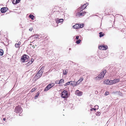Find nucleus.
Segmentation results:
<instances>
[{
	"label": "nucleus",
	"instance_id": "nucleus-1",
	"mask_svg": "<svg viewBox=\"0 0 126 126\" xmlns=\"http://www.w3.org/2000/svg\"><path fill=\"white\" fill-rule=\"evenodd\" d=\"M106 72V70H104L101 72L95 78V80H100L103 79Z\"/></svg>",
	"mask_w": 126,
	"mask_h": 126
},
{
	"label": "nucleus",
	"instance_id": "nucleus-2",
	"mask_svg": "<svg viewBox=\"0 0 126 126\" xmlns=\"http://www.w3.org/2000/svg\"><path fill=\"white\" fill-rule=\"evenodd\" d=\"M69 95L68 92L65 90H64L62 93L61 97L63 98H67Z\"/></svg>",
	"mask_w": 126,
	"mask_h": 126
},
{
	"label": "nucleus",
	"instance_id": "nucleus-3",
	"mask_svg": "<svg viewBox=\"0 0 126 126\" xmlns=\"http://www.w3.org/2000/svg\"><path fill=\"white\" fill-rule=\"evenodd\" d=\"M29 57L27 55H24L21 57V61L23 62L27 61L29 60Z\"/></svg>",
	"mask_w": 126,
	"mask_h": 126
},
{
	"label": "nucleus",
	"instance_id": "nucleus-4",
	"mask_svg": "<svg viewBox=\"0 0 126 126\" xmlns=\"http://www.w3.org/2000/svg\"><path fill=\"white\" fill-rule=\"evenodd\" d=\"M42 67L41 68L40 70L35 75V78L37 79L39 78L41 76V75L43 73V71Z\"/></svg>",
	"mask_w": 126,
	"mask_h": 126
},
{
	"label": "nucleus",
	"instance_id": "nucleus-5",
	"mask_svg": "<svg viewBox=\"0 0 126 126\" xmlns=\"http://www.w3.org/2000/svg\"><path fill=\"white\" fill-rule=\"evenodd\" d=\"M104 83L108 85H112L111 80L107 79L104 81Z\"/></svg>",
	"mask_w": 126,
	"mask_h": 126
},
{
	"label": "nucleus",
	"instance_id": "nucleus-6",
	"mask_svg": "<svg viewBox=\"0 0 126 126\" xmlns=\"http://www.w3.org/2000/svg\"><path fill=\"white\" fill-rule=\"evenodd\" d=\"M107 48V46H102L101 45H100L99 47V48L100 49H101L102 50H106Z\"/></svg>",
	"mask_w": 126,
	"mask_h": 126
},
{
	"label": "nucleus",
	"instance_id": "nucleus-7",
	"mask_svg": "<svg viewBox=\"0 0 126 126\" xmlns=\"http://www.w3.org/2000/svg\"><path fill=\"white\" fill-rule=\"evenodd\" d=\"M75 94L78 96H80L82 95L83 93L79 91L78 90H77L75 92Z\"/></svg>",
	"mask_w": 126,
	"mask_h": 126
},
{
	"label": "nucleus",
	"instance_id": "nucleus-8",
	"mask_svg": "<svg viewBox=\"0 0 126 126\" xmlns=\"http://www.w3.org/2000/svg\"><path fill=\"white\" fill-rule=\"evenodd\" d=\"M53 85H54L53 84H49L45 88L44 90L45 91H47L48 89H49L53 86Z\"/></svg>",
	"mask_w": 126,
	"mask_h": 126
},
{
	"label": "nucleus",
	"instance_id": "nucleus-9",
	"mask_svg": "<svg viewBox=\"0 0 126 126\" xmlns=\"http://www.w3.org/2000/svg\"><path fill=\"white\" fill-rule=\"evenodd\" d=\"M120 80V79H116L113 80H111L112 84H113L118 82Z\"/></svg>",
	"mask_w": 126,
	"mask_h": 126
},
{
	"label": "nucleus",
	"instance_id": "nucleus-10",
	"mask_svg": "<svg viewBox=\"0 0 126 126\" xmlns=\"http://www.w3.org/2000/svg\"><path fill=\"white\" fill-rule=\"evenodd\" d=\"M73 27L75 29H78L79 28V25L78 24H77L73 26Z\"/></svg>",
	"mask_w": 126,
	"mask_h": 126
},
{
	"label": "nucleus",
	"instance_id": "nucleus-11",
	"mask_svg": "<svg viewBox=\"0 0 126 126\" xmlns=\"http://www.w3.org/2000/svg\"><path fill=\"white\" fill-rule=\"evenodd\" d=\"M7 10V8L6 7H3L1 8L0 11L2 13H4Z\"/></svg>",
	"mask_w": 126,
	"mask_h": 126
},
{
	"label": "nucleus",
	"instance_id": "nucleus-12",
	"mask_svg": "<svg viewBox=\"0 0 126 126\" xmlns=\"http://www.w3.org/2000/svg\"><path fill=\"white\" fill-rule=\"evenodd\" d=\"M86 12H82L81 13L79 12L77 14V16H84L85 14V13H86Z\"/></svg>",
	"mask_w": 126,
	"mask_h": 126
},
{
	"label": "nucleus",
	"instance_id": "nucleus-13",
	"mask_svg": "<svg viewBox=\"0 0 126 126\" xmlns=\"http://www.w3.org/2000/svg\"><path fill=\"white\" fill-rule=\"evenodd\" d=\"M78 82H75V81H72V82L71 83V85L73 86H75L78 85Z\"/></svg>",
	"mask_w": 126,
	"mask_h": 126
},
{
	"label": "nucleus",
	"instance_id": "nucleus-14",
	"mask_svg": "<svg viewBox=\"0 0 126 126\" xmlns=\"http://www.w3.org/2000/svg\"><path fill=\"white\" fill-rule=\"evenodd\" d=\"M83 80V78L82 77H81L78 80V81L77 82H78V85L79 84L80 82H82V81Z\"/></svg>",
	"mask_w": 126,
	"mask_h": 126
},
{
	"label": "nucleus",
	"instance_id": "nucleus-15",
	"mask_svg": "<svg viewBox=\"0 0 126 126\" xmlns=\"http://www.w3.org/2000/svg\"><path fill=\"white\" fill-rule=\"evenodd\" d=\"M98 106L97 105H96L95 106L94 108L91 109V110H96L98 109Z\"/></svg>",
	"mask_w": 126,
	"mask_h": 126
},
{
	"label": "nucleus",
	"instance_id": "nucleus-16",
	"mask_svg": "<svg viewBox=\"0 0 126 126\" xmlns=\"http://www.w3.org/2000/svg\"><path fill=\"white\" fill-rule=\"evenodd\" d=\"M16 110H21V108L20 106H18L16 108Z\"/></svg>",
	"mask_w": 126,
	"mask_h": 126
},
{
	"label": "nucleus",
	"instance_id": "nucleus-17",
	"mask_svg": "<svg viewBox=\"0 0 126 126\" xmlns=\"http://www.w3.org/2000/svg\"><path fill=\"white\" fill-rule=\"evenodd\" d=\"M57 82V83H58H58L59 84H60L61 83H63L64 82V80H63V79H61L59 81H56Z\"/></svg>",
	"mask_w": 126,
	"mask_h": 126
},
{
	"label": "nucleus",
	"instance_id": "nucleus-18",
	"mask_svg": "<svg viewBox=\"0 0 126 126\" xmlns=\"http://www.w3.org/2000/svg\"><path fill=\"white\" fill-rule=\"evenodd\" d=\"M72 81H69L66 83L64 85V86H67V85H71V82H72Z\"/></svg>",
	"mask_w": 126,
	"mask_h": 126
},
{
	"label": "nucleus",
	"instance_id": "nucleus-19",
	"mask_svg": "<svg viewBox=\"0 0 126 126\" xmlns=\"http://www.w3.org/2000/svg\"><path fill=\"white\" fill-rule=\"evenodd\" d=\"M3 51L2 50L0 49V56H2L3 55Z\"/></svg>",
	"mask_w": 126,
	"mask_h": 126
},
{
	"label": "nucleus",
	"instance_id": "nucleus-20",
	"mask_svg": "<svg viewBox=\"0 0 126 126\" xmlns=\"http://www.w3.org/2000/svg\"><path fill=\"white\" fill-rule=\"evenodd\" d=\"M17 2L18 0H13V4H15L18 3Z\"/></svg>",
	"mask_w": 126,
	"mask_h": 126
},
{
	"label": "nucleus",
	"instance_id": "nucleus-21",
	"mask_svg": "<svg viewBox=\"0 0 126 126\" xmlns=\"http://www.w3.org/2000/svg\"><path fill=\"white\" fill-rule=\"evenodd\" d=\"M29 17L30 18H31L32 19H33L34 16L33 15H30L29 16Z\"/></svg>",
	"mask_w": 126,
	"mask_h": 126
},
{
	"label": "nucleus",
	"instance_id": "nucleus-22",
	"mask_svg": "<svg viewBox=\"0 0 126 126\" xmlns=\"http://www.w3.org/2000/svg\"><path fill=\"white\" fill-rule=\"evenodd\" d=\"M95 114L96 115L99 116L100 115L101 113L100 112L98 111V112H97L95 113Z\"/></svg>",
	"mask_w": 126,
	"mask_h": 126
},
{
	"label": "nucleus",
	"instance_id": "nucleus-23",
	"mask_svg": "<svg viewBox=\"0 0 126 126\" xmlns=\"http://www.w3.org/2000/svg\"><path fill=\"white\" fill-rule=\"evenodd\" d=\"M33 37L34 38H37L38 37V35L37 34H36L33 35Z\"/></svg>",
	"mask_w": 126,
	"mask_h": 126
},
{
	"label": "nucleus",
	"instance_id": "nucleus-24",
	"mask_svg": "<svg viewBox=\"0 0 126 126\" xmlns=\"http://www.w3.org/2000/svg\"><path fill=\"white\" fill-rule=\"evenodd\" d=\"M63 19H60L58 21V23H61L63 22Z\"/></svg>",
	"mask_w": 126,
	"mask_h": 126
},
{
	"label": "nucleus",
	"instance_id": "nucleus-25",
	"mask_svg": "<svg viewBox=\"0 0 126 126\" xmlns=\"http://www.w3.org/2000/svg\"><path fill=\"white\" fill-rule=\"evenodd\" d=\"M86 7V4H84L83 5L82 7V8L83 9H84Z\"/></svg>",
	"mask_w": 126,
	"mask_h": 126
},
{
	"label": "nucleus",
	"instance_id": "nucleus-26",
	"mask_svg": "<svg viewBox=\"0 0 126 126\" xmlns=\"http://www.w3.org/2000/svg\"><path fill=\"white\" fill-rule=\"evenodd\" d=\"M63 74L65 75H66V74H67L66 71L65 70H63Z\"/></svg>",
	"mask_w": 126,
	"mask_h": 126
},
{
	"label": "nucleus",
	"instance_id": "nucleus-27",
	"mask_svg": "<svg viewBox=\"0 0 126 126\" xmlns=\"http://www.w3.org/2000/svg\"><path fill=\"white\" fill-rule=\"evenodd\" d=\"M102 32H100L99 33L100 34L99 37H101L103 36V34H102Z\"/></svg>",
	"mask_w": 126,
	"mask_h": 126
},
{
	"label": "nucleus",
	"instance_id": "nucleus-28",
	"mask_svg": "<svg viewBox=\"0 0 126 126\" xmlns=\"http://www.w3.org/2000/svg\"><path fill=\"white\" fill-rule=\"evenodd\" d=\"M15 46L16 47L18 48V47L20 46L17 43H16L15 44Z\"/></svg>",
	"mask_w": 126,
	"mask_h": 126
},
{
	"label": "nucleus",
	"instance_id": "nucleus-29",
	"mask_svg": "<svg viewBox=\"0 0 126 126\" xmlns=\"http://www.w3.org/2000/svg\"><path fill=\"white\" fill-rule=\"evenodd\" d=\"M81 40L80 39L79 40H78L77 41H76V43L77 44H78L81 41Z\"/></svg>",
	"mask_w": 126,
	"mask_h": 126
},
{
	"label": "nucleus",
	"instance_id": "nucleus-30",
	"mask_svg": "<svg viewBox=\"0 0 126 126\" xmlns=\"http://www.w3.org/2000/svg\"><path fill=\"white\" fill-rule=\"evenodd\" d=\"M39 95V93H38V94L35 96L34 97H35V98L36 99L37 98V97H38V96Z\"/></svg>",
	"mask_w": 126,
	"mask_h": 126
},
{
	"label": "nucleus",
	"instance_id": "nucleus-31",
	"mask_svg": "<svg viewBox=\"0 0 126 126\" xmlns=\"http://www.w3.org/2000/svg\"><path fill=\"white\" fill-rule=\"evenodd\" d=\"M36 90V89L35 88L32 89V90H31V92H33L34 91H35Z\"/></svg>",
	"mask_w": 126,
	"mask_h": 126
},
{
	"label": "nucleus",
	"instance_id": "nucleus-32",
	"mask_svg": "<svg viewBox=\"0 0 126 126\" xmlns=\"http://www.w3.org/2000/svg\"><path fill=\"white\" fill-rule=\"evenodd\" d=\"M109 94V92H106L105 93V95H108Z\"/></svg>",
	"mask_w": 126,
	"mask_h": 126
},
{
	"label": "nucleus",
	"instance_id": "nucleus-33",
	"mask_svg": "<svg viewBox=\"0 0 126 126\" xmlns=\"http://www.w3.org/2000/svg\"><path fill=\"white\" fill-rule=\"evenodd\" d=\"M83 26H84L83 25H79V28H82L83 27Z\"/></svg>",
	"mask_w": 126,
	"mask_h": 126
},
{
	"label": "nucleus",
	"instance_id": "nucleus-34",
	"mask_svg": "<svg viewBox=\"0 0 126 126\" xmlns=\"http://www.w3.org/2000/svg\"><path fill=\"white\" fill-rule=\"evenodd\" d=\"M34 61V60L33 59H31V63H32V62Z\"/></svg>",
	"mask_w": 126,
	"mask_h": 126
},
{
	"label": "nucleus",
	"instance_id": "nucleus-35",
	"mask_svg": "<svg viewBox=\"0 0 126 126\" xmlns=\"http://www.w3.org/2000/svg\"><path fill=\"white\" fill-rule=\"evenodd\" d=\"M32 28H30L29 29V30L30 31H32Z\"/></svg>",
	"mask_w": 126,
	"mask_h": 126
},
{
	"label": "nucleus",
	"instance_id": "nucleus-36",
	"mask_svg": "<svg viewBox=\"0 0 126 126\" xmlns=\"http://www.w3.org/2000/svg\"><path fill=\"white\" fill-rule=\"evenodd\" d=\"M17 44L20 46V45L21 42H19Z\"/></svg>",
	"mask_w": 126,
	"mask_h": 126
},
{
	"label": "nucleus",
	"instance_id": "nucleus-37",
	"mask_svg": "<svg viewBox=\"0 0 126 126\" xmlns=\"http://www.w3.org/2000/svg\"><path fill=\"white\" fill-rule=\"evenodd\" d=\"M79 38V36H76V39H78Z\"/></svg>",
	"mask_w": 126,
	"mask_h": 126
},
{
	"label": "nucleus",
	"instance_id": "nucleus-38",
	"mask_svg": "<svg viewBox=\"0 0 126 126\" xmlns=\"http://www.w3.org/2000/svg\"><path fill=\"white\" fill-rule=\"evenodd\" d=\"M32 47L33 48H34L35 47L34 46H32Z\"/></svg>",
	"mask_w": 126,
	"mask_h": 126
},
{
	"label": "nucleus",
	"instance_id": "nucleus-39",
	"mask_svg": "<svg viewBox=\"0 0 126 126\" xmlns=\"http://www.w3.org/2000/svg\"><path fill=\"white\" fill-rule=\"evenodd\" d=\"M85 4H86V6H87V5H88V3H86Z\"/></svg>",
	"mask_w": 126,
	"mask_h": 126
},
{
	"label": "nucleus",
	"instance_id": "nucleus-40",
	"mask_svg": "<svg viewBox=\"0 0 126 126\" xmlns=\"http://www.w3.org/2000/svg\"><path fill=\"white\" fill-rule=\"evenodd\" d=\"M18 0V2H19V1L21 0Z\"/></svg>",
	"mask_w": 126,
	"mask_h": 126
},
{
	"label": "nucleus",
	"instance_id": "nucleus-41",
	"mask_svg": "<svg viewBox=\"0 0 126 126\" xmlns=\"http://www.w3.org/2000/svg\"><path fill=\"white\" fill-rule=\"evenodd\" d=\"M3 119L4 121H5L6 120L5 118H4Z\"/></svg>",
	"mask_w": 126,
	"mask_h": 126
},
{
	"label": "nucleus",
	"instance_id": "nucleus-42",
	"mask_svg": "<svg viewBox=\"0 0 126 126\" xmlns=\"http://www.w3.org/2000/svg\"><path fill=\"white\" fill-rule=\"evenodd\" d=\"M18 111L17 110V111H16V112H17Z\"/></svg>",
	"mask_w": 126,
	"mask_h": 126
},
{
	"label": "nucleus",
	"instance_id": "nucleus-43",
	"mask_svg": "<svg viewBox=\"0 0 126 126\" xmlns=\"http://www.w3.org/2000/svg\"><path fill=\"white\" fill-rule=\"evenodd\" d=\"M35 46L36 47V45H35Z\"/></svg>",
	"mask_w": 126,
	"mask_h": 126
}]
</instances>
